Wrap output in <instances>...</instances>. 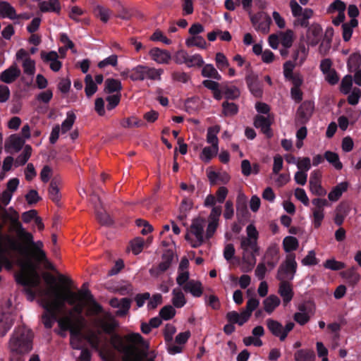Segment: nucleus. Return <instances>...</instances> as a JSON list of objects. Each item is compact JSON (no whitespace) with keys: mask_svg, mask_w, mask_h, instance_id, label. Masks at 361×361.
Masks as SVG:
<instances>
[{"mask_svg":"<svg viewBox=\"0 0 361 361\" xmlns=\"http://www.w3.org/2000/svg\"><path fill=\"white\" fill-rule=\"evenodd\" d=\"M267 256H270L274 259L272 262H267V265L274 268L279 261V249L275 246L269 247L267 251Z\"/></svg>","mask_w":361,"mask_h":361,"instance_id":"56","label":"nucleus"},{"mask_svg":"<svg viewBox=\"0 0 361 361\" xmlns=\"http://www.w3.org/2000/svg\"><path fill=\"white\" fill-rule=\"evenodd\" d=\"M215 61L220 71H223L229 66L228 61L223 53L218 52L216 54Z\"/></svg>","mask_w":361,"mask_h":361,"instance_id":"61","label":"nucleus"},{"mask_svg":"<svg viewBox=\"0 0 361 361\" xmlns=\"http://www.w3.org/2000/svg\"><path fill=\"white\" fill-rule=\"evenodd\" d=\"M131 300L128 298H124L121 299V302L118 307L116 314L118 316L123 317L126 315L130 308Z\"/></svg>","mask_w":361,"mask_h":361,"instance_id":"57","label":"nucleus"},{"mask_svg":"<svg viewBox=\"0 0 361 361\" xmlns=\"http://www.w3.org/2000/svg\"><path fill=\"white\" fill-rule=\"evenodd\" d=\"M223 114L226 116H232L238 111V106L233 102H224L222 104Z\"/></svg>","mask_w":361,"mask_h":361,"instance_id":"52","label":"nucleus"},{"mask_svg":"<svg viewBox=\"0 0 361 361\" xmlns=\"http://www.w3.org/2000/svg\"><path fill=\"white\" fill-rule=\"evenodd\" d=\"M319 69L329 84L334 85L338 82L339 75L333 68V61L330 59H322L319 64Z\"/></svg>","mask_w":361,"mask_h":361,"instance_id":"14","label":"nucleus"},{"mask_svg":"<svg viewBox=\"0 0 361 361\" xmlns=\"http://www.w3.org/2000/svg\"><path fill=\"white\" fill-rule=\"evenodd\" d=\"M20 75V70L16 64H13L0 74V80L10 84L14 82Z\"/></svg>","mask_w":361,"mask_h":361,"instance_id":"26","label":"nucleus"},{"mask_svg":"<svg viewBox=\"0 0 361 361\" xmlns=\"http://www.w3.org/2000/svg\"><path fill=\"white\" fill-rule=\"evenodd\" d=\"M32 331L25 327L14 330L8 343L9 353H29L32 349Z\"/></svg>","mask_w":361,"mask_h":361,"instance_id":"6","label":"nucleus"},{"mask_svg":"<svg viewBox=\"0 0 361 361\" xmlns=\"http://www.w3.org/2000/svg\"><path fill=\"white\" fill-rule=\"evenodd\" d=\"M75 115L72 111H68L66 114V119L61 123V133H66L71 129L75 121Z\"/></svg>","mask_w":361,"mask_h":361,"instance_id":"48","label":"nucleus"},{"mask_svg":"<svg viewBox=\"0 0 361 361\" xmlns=\"http://www.w3.org/2000/svg\"><path fill=\"white\" fill-rule=\"evenodd\" d=\"M297 269L295 255L290 253L286 255V260L280 265L276 278L281 281H288L293 279Z\"/></svg>","mask_w":361,"mask_h":361,"instance_id":"9","label":"nucleus"},{"mask_svg":"<svg viewBox=\"0 0 361 361\" xmlns=\"http://www.w3.org/2000/svg\"><path fill=\"white\" fill-rule=\"evenodd\" d=\"M188 67H193V66H202L204 64V60L202 57L198 54H194L192 56H188L187 61L185 63Z\"/></svg>","mask_w":361,"mask_h":361,"instance_id":"58","label":"nucleus"},{"mask_svg":"<svg viewBox=\"0 0 361 361\" xmlns=\"http://www.w3.org/2000/svg\"><path fill=\"white\" fill-rule=\"evenodd\" d=\"M226 317L230 322L242 326L248 321L250 317L245 310H243L240 313L235 311L229 312L227 313Z\"/></svg>","mask_w":361,"mask_h":361,"instance_id":"30","label":"nucleus"},{"mask_svg":"<svg viewBox=\"0 0 361 361\" xmlns=\"http://www.w3.org/2000/svg\"><path fill=\"white\" fill-rule=\"evenodd\" d=\"M348 182H342L332 188L328 195V198L331 202H336L341 197L343 193L348 190Z\"/></svg>","mask_w":361,"mask_h":361,"instance_id":"32","label":"nucleus"},{"mask_svg":"<svg viewBox=\"0 0 361 361\" xmlns=\"http://www.w3.org/2000/svg\"><path fill=\"white\" fill-rule=\"evenodd\" d=\"M324 157L336 169L340 170L342 169V163L340 161L339 157L336 153L330 151L326 152Z\"/></svg>","mask_w":361,"mask_h":361,"instance_id":"49","label":"nucleus"},{"mask_svg":"<svg viewBox=\"0 0 361 361\" xmlns=\"http://www.w3.org/2000/svg\"><path fill=\"white\" fill-rule=\"evenodd\" d=\"M346 6L345 4L341 0H335L332 2L327 8V12L329 13H333L336 11L338 13L345 12Z\"/></svg>","mask_w":361,"mask_h":361,"instance_id":"54","label":"nucleus"},{"mask_svg":"<svg viewBox=\"0 0 361 361\" xmlns=\"http://www.w3.org/2000/svg\"><path fill=\"white\" fill-rule=\"evenodd\" d=\"M221 214V207H214L207 221L204 218L198 216L192 220L191 224L187 228L185 240L193 248H197L210 239L215 233L218 226L219 217Z\"/></svg>","mask_w":361,"mask_h":361,"instance_id":"4","label":"nucleus"},{"mask_svg":"<svg viewBox=\"0 0 361 361\" xmlns=\"http://www.w3.org/2000/svg\"><path fill=\"white\" fill-rule=\"evenodd\" d=\"M298 245V240L294 236H286L283 240V247L286 252L297 250Z\"/></svg>","mask_w":361,"mask_h":361,"instance_id":"41","label":"nucleus"},{"mask_svg":"<svg viewBox=\"0 0 361 361\" xmlns=\"http://www.w3.org/2000/svg\"><path fill=\"white\" fill-rule=\"evenodd\" d=\"M322 29L318 24L311 25L307 32V42L309 45L316 46L320 41Z\"/></svg>","mask_w":361,"mask_h":361,"instance_id":"23","label":"nucleus"},{"mask_svg":"<svg viewBox=\"0 0 361 361\" xmlns=\"http://www.w3.org/2000/svg\"><path fill=\"white\" fill-rule=\"evenodd\" d=\"M40 55L44 63H49V67L53 71L58 72L61 69L62 63L59 61V55L56 51H42Z\"/></svg>","mask_w":361,"mask_h":361,"instance_id":"20","label":"nucleus"},{"mask_svg":"<svg viewBox=\"0 0 361 361\" xmlns=\"http://www.w3.org/2000/svg\"><path fill=\"white\" fill-rule=\"evenodd\" d=\"M313 207L311 208L312 213V225L315 228L321 226L324 218V207L328 205V202L325 199L314 198L312 200Z\"/></svg>","mask_w":361,"mask_h":361,"instance_id":"13","label":"nucleus"},{"mask_svg":"<svg viewBox=\"0 0 361 361\" xmlns=\"http://www.w3.org/2000/svg\"><path fill=\"white\" fill-rule=\"evenodd\" d=\"M281 300L276 295H270L263 300L264 311L271 314L279 306Z\"/></svg>","mask_w":361,"mask_h":361,"instance_id":"33","label":"nucleus"},{"mask_svg":"<svg viewBox=\"0 0 361 361\" xmlns=\"http://www.w3.org/2000/svg\"><path fill=\"white\" fill-rule=\"evenodd\" d=\"M16 59L22 61L23 72L27 75H33L35 73V62L30 58L27 51L19 49L16 53Z\"/></svg>","mask_w":361,"mask_h":361,"instance_id":"15","label":"nucleus"},{"mask_svg":"<svg viewBox=\"0 0 361 361\" xmlns=\"http://www.w3.org/2000/svg\"><path fill=\"white\" fill-rule=\"evenodd\" d=\"M105 87L109 92H114L121 89V83L119 80L109 78L105 81Z\"/></svg>","mask_w":361,"mask_h":361,"instance_id":"59","label":"nucleus"},{"mask_svg":"<svg viewBox=\"0 0 361 361\" xmlns=\"http://www.w3.org/2000/svg\"><path fill=\"white\" fill-rule=\"evenodd\" d=\"M171 302L174 307L181 308L186 304V298L182 290L176 288L172 290Z\"/></svg>","mask_w":361,"mask_h":361,"instance_id":"34","label":"nucleus"},{"mask_svg":"<svg viewBox=\"0 0 361 361\" xmlns=\"http://www.w3.org/2000/svg\"><path fill=\"white\" fill-rule=\"evenodd\" d=\"M172 255H164L161 261L158 266L152 267L149 269V273L152 276L157 277L162 273L165 272L169 269L173 260Z\"/></svg>","mask_w":361,"mask_h":361,"instance_id":"22","label":"nucleus"},{"mask_svg":"<svg viewBox=\"0 0 361 361\" xmlns=\"http://www.w3.org/2000/svg\"><path fill=\"white\" fill-rule=\"evenodd\" d=\"M295 361H314L315 355L313 350L307 349H300L294 354Z\"/></svg>","mask_w":361,"mask_h":361,"instance_id":"36","label":"nucleus"},{"mask_svg":"<svg viewBox=\"0 0 361 361\" xmlns=\"http://www.w3.org/2000/svg\"><path fill=\"white\" fill-rule=\"evenodd\" d=\"M294 195L295 198L301 202L305 206H309L310 200L305 190L303 188H297L295 190Z\"/></svg>","mask_w":361,"mask_h":361,"instance_id":"64","label":"nucleus"},{"mask_svg":"<svg viewBox=\"0 0 361 361\" xmlns=\"http://www.w3.org/2000/svg\"><path fill=\"white\" fill-rule=\"evenodd\" d=\"M246 234V236L241 237L240 244V249L242 251L240 269L243 272L252 270L260 250L257 242L259 233L254 224H250L247 226Z\"/></svg>","mask_w":361,"mask_h":361,"instance_id":"5","label":"nucleus"},{"mask_svg":"<svg viewBox=\"0 0 361 361\" xmlns=\"http://www.w3.org/2000/svg\"><path fill=\"white\" fill-rule=\"evenodd\" d=\"M324 267L326 269L334 270V271H338L343 268H345V265L343 262L336 261L335 259H327L324 264Z\"/></svg>","mask_w":361,"mask_h":361,"instance_id":"60","label":"nucleus"},{"mask_svg":"<svg viewBox=\"0 0 361 361\" xmlns=\"http://www.w3.org/2000/svg\"><path fill=\"white\" fill-rule=\"evenodd\" d=\"M280 42L282 46L286 49L290 48L293 42L294 33L291 30H287L285 32H279Z\"/></svg>","mask_w":361,"mask_h":361,"instance_id":"40","label":"nucleus"},{"mask_svg":"<svg viewBox=\"0 0 361 361\" xmlns=\"http://www.w3.org/2000/svg\"><path fill=\"white\" fill-rule=\"evenodd\" d=\"M9 146L16 152L20 151L23 147L25 140L18 135L14 134L9 137Z\"/></svg>","mask_w":361,"mask_h":361,"instance_id":"43","label":"nucleus"},{"mask_svg":"<svg viewBox=\"0 0 361 361\" xmlns=\"http://www.w3.org/2000/svg\"><path fill=\"white\" fill-rule=\"evenodd\" d=\"M13 319L8 311L0 308V336H4L11 328Z\"/></svg>","mask_w":361,"mask_h":361,"instance_id":"27","label":"nucleus"},{"mask_svg":"<svg viewBox=\"0 0 361 361\" xmlns=\"http://www.w3.org/2000/svg\"><path fill=\"white\" fill-rule=\"evenodd\" d=\"M358 21L357 19H351L349 23L342 25L343 38L344 41L348 42L351 38L353 29L357 27Z\"/></svg>","mask_w":361,"mask_h":361,"instance_id":"39","label":"nucleus"},{"mask_svg":"<svg viewBox=\"0 0 361 361\" xmlns=\"http://www.w3.org/2000/svg\"><path fill=\"white\" fill-rule=\"evenodd\" d=\"M0 16L11 20L17 18L15 8L6 1H0Z\"/></svg>","mask_w":361,"mask_h":361,"instance_id":"35","label":"nucleus"},{"mask_svg":"<svg viewBox=\"0 0 361 361\" xmlns=\"http://www.w3.org/2000/svg\"><path fill=\"white\" fill-rule=\"evenodd\" d=\"M266 324L269 331L280 341H284L295 326L293 322H288L283 327L279 322L273 319H267Z\"/></svg>","mask_w":361,"mask_h":361,"instance_id":"12","label":"nucleus"},{"mask_svg":"<svg viewBox=\"0 0 361 361\" xmlns=\"http://www.w3.org/2000/svg\"><path fill=\"white\" fill-rule=\"evenodd\" d=\"M290 8L293 17L297 18L298 23L302 27L308 26V20L313 16L311 8H302L296 0L290 1Z\"/></svg>","mask_w":361,"mask_h":361,"instance_id":"11","label":"nucleus"},{"mask_svg":"<svg viewBox=\"0 0 361 361\" xmlns=\"http://www.w3.org/2000/svg\"><path fill=\"white\" fill-rule=\"evenodd\" d=\"M279 293L282 298L283 302L285 305L290 302L293 297L292 287L288 281H281L279 288Z\"/></svg>","mask_w":361,"mask_h":361,"instance_id":"29","label":"nucleus"},{"mask_svg":"<svg viewBox=\"0 0 361 361\" xmlns=\"http://www.w3.org/2000/svg\"><path fill=\"white\" fill-rule=\"evenodd\" d=\"M150 59L158 64H169L171 60V53L158 47H154L149 51Z\"/></svg>","mask_w":361,"mask_h":361,"instance_id":"17","label":"nucleus"},{"mask_svg":"<svg viewBox=\"0 0 361 361\" xmlns=\"http://www.w3.org/2000/svg\"><path fill=\"white\" fill-rule=\"evenodd\" d=\"M31 154L32 147L30 145H25L23 152L16 159V166L24 165L30 159Z\"/></svg>","mask_w":361,"mask_h":361,"instance_id":"46","label":"nucleus"},{"mask_svg":"<svg viewBox=\"0 0 361 361\" xmlns=\"http://www.w3.org/2000/svg\"><path fill=\"white\" fill-rule=\"evenodd\" d=\"M224 97L228 99H235L240 96L238 88L235 86H225L223 87Z\"/></svg>","mask_w":361,"mask_h":361,"instance_id":"53","label":"nucleus"},{"mask_svg":"<svg viewBox=\"0 0 361 361\" xmlns=\"http://www.w3.org/2000/svg\"><path fill=\"white\" fill-rule=\"evenodd\" d=\"M185 44L188 47H197L201 49L206 48V40L201 36L195 35L186 39Z\"/></svg>","mask_w":361,"mask_h":361,"instance_id":"47","label":"nucleus"},{"mask_svg":"<svg viewBox=\"0 0 361 361\" xmlns=\"http://www.w3.org/2000/svg\"><path fill=\"white\" fill-rule=\"evenodd\" d=\"M183 290L185 292L190 293L193 297L199 298L202 295L203 288L202 283L197 280H190L185 286Z\"/></svg>","mask_w":361,"mask_h":361,"instance_id":"28","label":"nucleus"},{"mask_svg":"<svg viewBox=\"0 0 361 361\" xmlns=\"http://www.w3.org/2000/svg\"><path fill=\"white\" fill-rule=\"evenodd\" d=\"M163 73L164 70L162 68L139 65L132 69L129 77L133 81L145 80H161Z\"/></svg>","mask_w":361,"mask_h":361,"instance_id":"7","label":"nucleus"},{"mask_svg":"<svg viewBox=\"0 0 361 361\" xmlns=\"http://www.w3.org/2000/svg\"><path fill=\"white\" fill-rule=\"evenodd\" d=\"M322 174L319 171H313L310 177L309 186L310 192L317 196H324L326 194V190L321 184Z\"/></svg>","mask_w":361,"mask_h":361,"instance_id":"16","label":"nucleus"},{"mask_svg":"<svg viewBox=\"0 0 361 361\" xmlns=\"http://www.w3.org/2000/svg\"><path fill=\"white\" fill-rule=\"evenodd\" d=\"M97 324L107 334H111L118 326L117 322L109 313H105L102 318L98 319Z\"/></svg>","mask_w":361,"mask_h":361,"instance_id":"25","label":"nucleus"},{"mask_svg":"<svg viewBox=\"0 0 361 361\" xmlns=\"http://www.w3.org/2000/svg\"><path fill=\"white\" fill-rule=\"evenodd\" d=\"M259 305V300L255 297H251L247 301L246 307L244 310L245 311V312H247V314H248L250 317H251L252 312L255 310Z\"/></svg>","mask_w":361,"mask_h":361,"instance_id":"62","label":"nucleus"},{"mask_svg":"<svg viewBox=\"0 0 361 361\" xmlns=\"http://www.w3.org/2000/svg\"><path fill=\"white\" fill-rule=\"evenodd\" d=\"M49 195L53 202L56 203H58L59 202L61 198L59 189L56 185V182L54 180H53L51 182L50 187L49 189Z\"/></svg>","mask_w":361,"mask_h":361,"instance_id":"55","label":"nucleus"},{"mask_svg":"<svg viewBox=\"0 0 361 361\" xmlns=\"http://www.w3.org/2000/svg\"><path fill=\"white\" fill-rule=\"evenodd\" d=\"M87 341L91 347L99 352V355L103 360H107V357L104 353L102 345L106 343V339H102L99 334L91 332L87 336Z\"/></svg>","mask_w":361,"mask_h":361,"instance_id":"19","label":"nucleus"},{"mask_svg":"<svg viewBox=\"0 0 361 361\" xmlns=\"http://www.w3.org/2000/svg\"><path fill=\"white\" fill-rule=\"evenodd\" d=\"M85 94L87 97H91L97 90V84L94 82L92 77L90 75L85 76Z\"/></svg>","mask_w":361,"mask_h":361,"instance_id":"50","label":"nucleus"},{"mask_svg":"<svg viewBox=\"0 0 361 361\" xmlns=\"http://www.w3.org/2000/svg\"><path fill=\"white\" fill-rule=\"evenodd\" d=\"M113 347L123 354V361H154L155 355L149 352V343L138 333L127 335L125 340L118 336L111 338Z\"/></svg>","mask_w":361,"mask_h":361,"instance_id":"3","label":"nucleus"},{"mask_svg":"<svg viewBox=\"0 0 361 361\" xmlns=\"http://www.w3.org/2000/svg\"><path fill=\"white\" fill-rule=\"evenodd\" d=\"M219 152V147H205L200 155V158L204 162L208 163L210 160L216 156Z\"/></svg>","mask_w":361,"mask_h":361,"instance_id":"37","label":"nucleus"},{"mask_svg":"<svg viewBox=\"0 0 361 361\" xmlns=\"http://www.w3.org/2000/svg\"><path fill=\"white\" fill-rule=\"evenodd\" d=\"M39 8L42 12H54L59 13L61 5L59 0L42 1L39 4Z\"/></svg>","mask_w":361,"mask_h":361,"instance_id":"31","label":"nucleus"},{"mask_svg":"<svg viewBox=\"0 0 361 361\" xmlns=\"http://www.w3.org/2000/svg\"><path fill=\"white\" fill-rule=\"evenodd\" d=\"M249 17L252 25L257 32L267 34L270 31L271 19L267 13L262 11L256 13H250Z\"/></svg>","mask_w":361,"mask_h":361,"instance_id":"10","label":"nucleus"},{"mask_svg":"<svg viewBox=\"0 0 361 361\" xmlns=\"http://www.w3.org/2000/svg\"><path fill=\"white\" fill-rule=\"evenodd\" d=\"M94 13L97 17H98L103 23H107L112 15V12L110 9L102 6H97L94 8Z\"/></svg>","mask_w":361,"mask_h":361,"instance_id":"45","label":"nucleus"},{"mask_svg":"<svg viewBox=\"0 0 361 361\" xmlns=\"http://www.w3.org/2000/svg\"><path fill=\"white\" fill-rule=\"evenodd\" d=\"M3 217L5 220H8L10 222L8 227L9 233L8 234L13 235L15 238H18L20 235H23L25 237H30L28 231L25 230L19 221L18 213L13 207H9L4 210Z\"/></svg>","mask_w":361,"mask_h":361,"instance_id":"8","label":"nucleus"},{"mask_svg":"<svg viewBox=\"0 0 361 361\" xmlns=\"http://www.w3.org/2000/svg\"><path fill=\"white\" fill-rule=\"evenodd\" d=\"M38 294L39 302L44 309L42 316L43 324L51 329L57 322L60 328L59 334L63 336L68 330L73 333L82 327L85 319L82 313L85 307L87 316L103 312L102 307L96 302L88 289H81L78 292L68 290L63 299L59 291L53 288L39 289Z\"/></svg>","mask_w":361,"mask_h":361,"instance_id":"1","label":"nucleus"},{"mask_svg":"<svg viewBox=\"0 0 361 361\" xmlns=\"http://www.w3.org/2000/svg\"><path fill=\"white\" fill-rule=\"evenodd\" d=\"M1 231L0 224V271L3 267L10 271L17 264L20 271L15 275L16 280L25 287L26 298L32 302L36 297L39 298L40 289L37 265L32 260L45 258L44 244L41 240L35 242L30 232V237L20 235L15 238L11 234H3Z\"/></svg>","mask_w":361,"mask_h":361,"instance_id":"2","label":"nucleus"},{"mask_svg":"<svg viewBox=\"0 0 361 361\" xmlns=\"http://www.w3.org/2000/svg\"><path fill=\"white\" fill-rule=\"evenodd\" d=\"M202 75L205 78H212L216 80H221V77L212 64H206L202 70Z\"/></svg>","mask_w":361,"mask_h":361,"instance_id":"42","label":"nucleus"},{"mask_svg":"<svg viewBox=\"0 0 361 361\" xmlns=\"http://www.w3.org/2000/svg\"><path fill=\"white\" fill-rule=\"evenodd\" d=\"M175 314L176 310L171 305H166L159 312L160 317L164 320L171 319L174 317Z\"/></svg>","mask_w":361,"mask_h":361,"instance_id":"63","label":"nucleus"},{"mask_svg":"<svg viewBox=\"0 0 361 361\" xmlns=\"http://www.w3.org/2000/svg\"><path fill=\"white\" fill-rule=\"evenodd\" d=\"M220 131V127L219 126H215L213 127H210L207 130V142L210 144L213 147H219V140L217 137V134Z\"/></svg>","mask_w":361,"mask_h":361,"instance_id":"38","label":"nucleus"},{"mask_svg":"<svg viewBox=\"0 0 361 361\" xmlns=\"http://www.w3.org/2000/svg\"><path fill=\"white\" fill-rule=\"evenodd\" d=\"M274 121V117L271 114L267 116L259 115L256 116L254 124L257 128H260L263 133L268 137L272 135L270 126Z\"/></svg>","mask_w":361,"mask_h":361,"instance_id":"18","label":"nucleus"},{"mask_svg":"<svg viewBox=\"0 0 361 361\" xmlns=\"http://www.w3.org/2000/svg\"><path fill=\"white\" fill-rule=\"evenodd\" d=\"M91 201L94 205L95 212L99 221L104 225H108L111 224L112 221L105 212L101 211L102 203L99 197L95 195H92Z\"/></svg>","mask_w":361,"mask_h":361,"instance_id":"24","label":"nucleus"},{"mask_svg":"<svg viewBox=\"0 0 361 361\" xmlns=\"http://www.w3.org/2000/svg\"><path fill=\"white\" fill-rule=\"evenodd\" d=\"M246 82L249 87L250 90L255 97H259L262 93V90L259 82L251 75L246 77Z\"/></svg>","mask_w":361,"mask_h":361,"instance_id":"44","label":"nucleus"},{"mask_svg":"<svg viewBox=\"0 0 361 361\" xmlns=\"http://www.w3.org/2000/svg\"><path fill=\"white\" fill-rule=\"evenodd\" d=\"M314 103L311 101H305L297 111V118L302 123L307 122L311 117L314 111Z\"/></svg>","mask_w":361,"mask_h":361,"instance_id":"21","label":"nucleus"},{"mask_svg":"<svg viewBox=\"0 0 361 361\" xmlns=\"http://www.w3.org/2000/svg\"><path fill=\"white\" fill-rule=\"evenodd\" d=\"M121 125L122 127L126 128H134V127H142L144 124L143 123L135 116H130L126 118H124L121 121Z\"/></svg>","mask_w":361,"mask_h":361,"instance_id":"51","label":"nucleus"}]
</instances>
